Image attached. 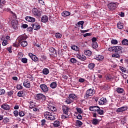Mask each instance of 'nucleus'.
Listing matches in <instances>:
<instances>
[{
    "mask_svg": "<svg viewBox=\"0 0 128 128\" xmlns=\"http://www.w3.org/2000/svg\"><path fill=\"white\" fill-rule=\"evenodd\" d=\"M68 98H70L72 99L73 100V102H74V100H78V96H76V95L75 94H69Z\"/></svg>",
    "mask_w": 128,
    "mask_h": 128,
    "instance_id": "f3484780",
    "label": "nucleus"
},
{
    "mask_svg": "<svg viewBox=\"0 0 128 128\" xmlns=\"http://www.w3.org/2000/svg\"><path fill=\"white\" fill-rule=\"evenodd\" d=\"M55 36L56 38H60L62 36V35L60 33H56Z\"/></svg>",
    "mask_w": 128,
    "mask_h": 128,
    "instance_id": "4d7b16f0",
    "label": "nucleus"
},
{
    "mask_svg": "<svg viewBox=\"0 0 128 128\" xmlns=\"http://www.w3.org/2000/svg\"><path fill=\"white\" fill-rule=\"evenodd\" d=\"M116 92L118 94H122L124 92V88L120 87H118L116 88Z\"/></svg>",
    "mask_w": 128,
    "mask_h": 128,
    "instance_id": "6ab92c4d",
    "label": "nucleus"
},
{
    "mask_svg": "<svg viewBox=\"0 0 128 128\" xmlns=\"http://www.w3.org/2000/svg\"><path fill=\"white\" fill-rule=\"evenodd\" d=\"M21 62L23 64H28V58H24L21 59Z\"/></svg>",
    "mask_w": 128,
    "mask_h": 128,
    "instance_id": "864d4df0",
    "label": "nucleus"
},
{
    "mask_svg": "<svg viewBox=\"0 0 128 128\" xmlns=\"http://www.w3.org/2000/svg\"><path fill=\"white\" fill-rule=\"evenodd\" d=\"M128 107L127 106H123L116 109V112H124L126 110H128Z\"/></svg>",
    "mask_w": 128,
    "mask_h": 128,
    "instance_id": "423d86ee",
    "label": "nucleus"
},
{
    "mask_svg": "<svg viewBox=\"0 0 128 128\" xmlns=\"http://www.w3.org/2000/svg\"><path fill=\"white\" fill-rule=\"evenodd\" d=\"M40 88L43 92H48V88L46 84H41L40 86Z\"/></svg>",
    "mask_w": 128,
    "mask_h": 128,
    "instance_id": "39448f33",
    "label": "nucleus"
},
{
    "mask_svg": "<svg viewBox=\"0 0 128 128\" xmlns=\"http://www.w3.org/2000/svg\"><path fill=\"white\" fill-rule=\"evenodd\" d=\"M98 114H100V116H102L104 114V110H100V108H99V110L97 111Z\"/></svg>",
    "mask_w": 128,
    "mask_h": 128,
    "instance_id": "09e8293b",
    "label": "nucleus"
},
{
    "mask_svg": "<svg viewBox=\"0 0 128 128\" xmlns=\"http://www.w3.org/2000/svg\"><path fill=\"white\" fill-rule=\"evenodd\" d=\"M94 94H96V90L94 88V87L88 89L86 91V94L84 96V100H90V96H92Z\"/></svg>",
    "mask_w": 128,
    "mask_h": 128,
    "instance_id": "f257e3e1",
    "label": "nucleus"
},
{
    "mask_svg": "<svg viewBox=\"0 0 128 128\" xmlns=\"http://www.w3.org/2000/svg\"><path fill=\"white\" fill-rule=\"evenodd\" d=\"M65 102L67 104H70L72 102H74V100H72L70 97H68L66 100Z\"/></svg>",
    "mask_w": 128,
    "mask_h": 128,
    "instance_id": "c756f323",
    "label": "nucleus"
},
{
    "mask_svg": "<svg viewBox=\"0 0 128 128\" xmlns=\"http://www.w3.org/2000/svg\"><path fill=\"white\" fill-rule=\"evenodd\" d=\"M92 36V33H86L83 34L84 38H86V36Z\"/></svg>",
    "mask_w": 128,
    "mask_h": 128,
    "instance_id": "338daca9",
    "label": "nucleus"
},
{
    "mask_svg": "<svg viewBox=\"0 0 128 128\" xmlns=\"http://www.w3.org/2000/svg\"><path fill=\"white\" fill-rule=\"evenodd\" d=\"M32 14L35 18H40L42 17V12L40 11L38 8H32Z\"/></svg>",
    "mask_w": 128,
    "mask_h": 128,
    "instance_id": "7ed1b4c3",
    "label": "nucleus"
},
{
    "mask_svg": "<svg viewBox=\"0 0 128 128\" xmlns=\"http://www.w3.org/2000/svg\"><path fill=\"white\" fill-rule=\"evenodd\" d=\"M48 59V58H46V56L44 55L41 56V58H40V62H44V60H46Z\"/></svg>",
    "mask_w": 128,
    "mask_h": 128,
    "instance_id": "a18cd8bd",
    "label": "nucleus"
},
{
    "mask_svg": "<svg viewBox=\"0 0 128 128\" xmlns=\"http://www.w3.org/2000/svg\"><path fill=\"white\" fill-rule=\"evenodd\" d=\"M8 44V40H4L2 42V44L4 46H6V44Z\"/></svg>",
    "mask_w": 128,
    "mask_h": 128,
    "instance_id": "680f3d73",
    "label": "nucleus"
},
{
    "mask_svg": "<svg viewBox=\"0 0 128 128\" xmlns=\"http://www.w3.org/2000/svg\"><path fill=\"white\" fill-rule=\"evenodd\" d=\"M108 50L109 52H115L114 46H112V47L109 48H108Z\"/></svg>",
    "mask_w": 128,
    "mask_h": 128,
    "instance_id": "13d9d810",
    "label": "nucleus"
},
{
    "mask_svg": "<svg viewBox=\"0 0 128 128\" xmlns=\"http://www.w3.org/2000/svg\"><path fill=\"white\" fill-rule=\"evenodd\" d=\"M30 104V108H34L36 106V104L34 102L32 101H30L28 102Z\"/></svg>",
    "mask_w": 128,
    "mask_h": 128,
    "instance_id": "a878e982",
    "label": "nucleus"
},
{
    "mask_svg": "<svg viewBox=\"0 0 128 128\" xmlns=\"http://www.w3.org/2000/svg\"><path fill=\"white\" fill-rule=\"evenodd\" d=\"M20 112L17 110H15L14 111V114L16 117L18 116Z\"/></svg>",
    "mask_w": 128,
    "mask_h": 128,
    "instance_id": "052dcab7",
    "label": "nucleus"
},
{
    "mask_svg": "<svg viewBox=\"0 0 128 128\" xmlns=\"http://www.w3.org/2000/svg\"><path fill=\"white\" fill-rule=\"evenodd\" d=\"M116 2H110L108 4V6L110 10H115L118 8V4Z\"/></svg>",
    "mask_w": 128,
    "mask_h": 128,
    "instance_id": "20e7f679",
    "label": "nucleus"
},
{
    "mask_svg": "<svg viewBox=\"0 0 128 128\" xmlns=\"http://www.w3.org/2000/svg\"><path fill=\"white\" fill-rule=\"evenodd\" d=\"M122 42L124 46H128V40L127 39L123 40Z\"/></svg>",
    "mask_w": 128,
    "mask_h": 128,
    "instance_id": "49530a36",
    "label": "nucleus"
},
{
    "mask_svg": "<svg viewBox=\"0 0 128 128\" xmlns=\"http://www.w3.org/2000/svg\"><path fill=\"white\" fill-rule=\"evenodd\" d=\"M41 22L44 24L48 22V16L46 15L42 16L41 18Z\"/></svg>",
    "mask_w": 128,
    "mask_h": 128,
    "instance_id": "4468645a",
    "label": "nucleus"
},
{
    "mask_svg": "<svg viewBox=\"0 0 128 128\" xmlns=\"http://www.w3.org/2000/svg\"><path fill=\"white\" fill-rule=\"evenodd\" d=\"M12 46L6 48L7 50H8V52H9L10 54H12Z\"/></svg>",
    "mask_w": 128,
    "mask_h": 128,
    "instance_id": "774afa93",
    "label": "nucleus"
},
{
    "mask_svg": "<svg viewBox=\"0 0 128 128\" xmlns=\"http://www.w3.org/2000/svg\"><path fill=\"white\" fill-rule=\"evenodd\" d=\"M84 54L87 56H92V51L90 50H86L84 52Z\"/></svg>",
    "mask_w": 128,
    "mask_h": 128,
    "instance_id": "ea45409f",
    "label": "nucleus"
},
{
    "mask_svg": "<svg viewBox=\"0 0 128 128\" xmlns=\"http://www.w3.org/2000/svg\"><path fill=\"white\" fill-rule=\"evenodd\" d=\"M83 123L80 120H76V126H79V128H80L82 126Z\"/></svg>",
    "mask_w": 128,
    "mask_h": 128,
    "instance_id": "cd10ccee",
    "label": "nucleus"
},
{
    "mask_svg": "<svg viewBox=\"0 0 128 128\" xmlns=\"http://www.w3.org/2000/svg\"><path fill=\"white\" fill-rule=\"evenodd\" d=\"M41 126H44V128H48V124H46V120L44 119H43L41 120Z\"/></svg>",
    "mask_w": 128,
    "mask_h": 128,
    "instance_id": "5701e85b",
    "label": "nucleus"
},
{
    "mask_svg": "<svg viewBox=\"0 0 128 128\" xmlns=\"http://www.w3.org/2000/svg\"><path fill=\"white\" fill-rule=\"evenodd\" d=\"M25 20L29 22H36V18L30 16H26Z\"/></svg>",
    "mask_w": 128,
    "mask_h": 128,
    "instance_id": "9d476101",
    "label": "nucleus"
},
{
    "mask_svg": "<svg viewBox=\"0 0 128 128\" xmlns=\"http://www.w3.org/2000/svg\"><path fill=\"white\" fill-rule=\"evenodd\" d=\"M76 110L78 112V114H82L84 112V110H82V108H76Z\"/></svg>",
    "mask_w": 128,
    "mask_h": 128,
    "instance_id": "8fccbe9b",
    "label": "nucleus"
},
{
    "mask_svg": "<svg viewBox=\"0 0 128 128\" xmlns=\"http://www.w3.org/2000/svg\"><path fill=\"white\" fill-rule=\"evenodd\" d=\"M100 123V122L98 121V120L96 118H94L92 120V124H94V126H96V124H98Z\"/></svg>",
    "mask_w": 128,
    "mask_h": 128,
    "instance_id": "c85d7f7f",
    "label": "nucleus"
},
{
    "mask_svg": "<svg viewBox=\"0 0 128 128\" xmlns=\"http://www.w3.org/2000/svg\"><path fill=\"white\" fill-rule=\"evenodd\" d=\"M71 48L73 50H75V52H78V50H79L78 47V46H76V45H74V46H72Z\"/></svg>",
    "mask_w": 128,
    "mask_h": 128,
    "instance_id": "e433bc0d",
    "label": "nucleus"
},
{
    "mask_svg": "<svg viewBox=\"0 0 128 128\" xmlns=\"http://www.w3.org/2000/svg\"><path fill=\"white\" fill-rule=\"evenodd\" d=\"M118 40H114V39H112L111 40V44H118Z\"/></svg>",
    "mask_w": 128,
    "mask_h": 128,
    "instance_id": "5fc2aeb1",
    "label": "nucleus"
},
{
    "mask_svg": "<svg viewBox=\"0 0 128 128\" xmlns=\"http://www.w3.org/2000/svg\"><path fill=\"white\" fill-rule=\"evenodd\" d=\"M20 42L22 46H23V48H25V46H28V42L26 40L21 41Z\"/></svg>",
    "mask_w": 128,
    "mask_h": 128,
    "instance_id": "473e14b6",
    "label": "nucleus"
},
{
    "mask_svg": "<svg viewBox=\"0 0 128 128\" xmlns=\"http://www.w3.org/2000/svg\"><path fill=\"white\" fill-rule=\"evenodd\" d=\"M54 128H60V122L58 120H56L53 123Z\"/></svg>",
    "mask_w": 128,
    "mask_h": 128,
    "instance_id": "aec40b11",
    "label": "nucleus"
},
{
    "mask_svg": "<svg viewBox=\"0 0 128 128\" xmlns=\"http://www.w3.org/2000/svg\"><path fill=\"white\" fill-rule=\"evenodd\" d=\"M8 122H10V119L8 118H4L3 119L2 124H8Z\"/></svg>",
    "mask_w": 128,
    "mask_h": 128,
    "instance_id": "2f4dec72",
    "label": "nucleus"
},
{
    "mask_svg": "<svg viewBox=\"0 0 128 128\" xmlns=\"http://www.w3.org/2000/svg\"><path fill=\"white\" fill-rule=\"evenodd\" d=\"M92 46L93 48H98V42H94L92 43Z\"/></svg>",
    "mask_w": 128,
    "mask_h": 128,
    "instance_id": "79ce46f5",
    "label": "nucleus"
},
{
    "mask_svg": "<svg viewBox=\"0 0 128 128\" xmlns=\"http://www.w3.org/2000/svg\"><path fill=\"white\" fill-rule=\"evenodd\" d=\"M24 96V91H19L17 94V96L19 98H23Z\"/></svg>",
    "mask_w": 128,
    "mask_h": 128,
    "instance_id": "c9c22d12",
    "label": "nucleus"
},
{
    "mask_svg": "<svg viewBox=\"0 0 128 128\" xmlns=\"http://www.w3.org/2000/svg\"><path fill=\"white\" fill-rule=\"evenodd\" d=\"M17 90H22L24 87L22 86V84H18L16 86Z\"/></svg>",
    "mask_w": 128,
    "mask_h": 128,
    "instance_id": "6e6d98bb",
    "label": "nucleus"
},
{
    "mask_svg": "<svg viewBox=\"0 0 128 128\" xmlns=\"http://www.w3.org/2000/svg\"><path fill=\"white\" fill-rule=\"evenodd\" d=\"M117 26L120 30H122L124 28V24L121 22H118Z\"/></svg>",
    "mask_w": 128,
    "mask_h": 128,
    "instance_id": "7c9ffc66",
    "label": "nucleus"
},
{
    "mask_svg": "<svg viewBox=\"0 0 128 128\" xmlns=\"http://www.w3.org/2000/svg\"><path fill=\"white\" fill-rule=\"evenodd\" d=\"M48 108L51 112H56V108L54 106H50Z\"/></svg>",
    "mask_w": 128,
    "mask_h": 128,
    "instance_id": "a19ab883",
    "label": "nucleus"
},
{
    "mask_svg": "<svg viewBox=\"0 0 128 128\" xmlns=\"http://www.w3.org/2000/svg\"><path fill=\"white\" fill-rule=\"evenodd\" d=\"M70 62L72 64H76L78 60H76V58H71L70 60Z\"/></svg>",
    "mask_w": 128,
    "mask_h": 128,
    "instance_id": "de8ad7c7",
    "label": "nucleus"
},
{
    "mask_svg": "<svg viewBox=\"0 0 128 128\" xmlns=\"http://www.w3.org/2000/svg\"><path fill=\"white\" fill-rule=\"evenodd\" d=\"M70 116H68V114H64L61 116V118L62 120H66V118H68V117Z\"/></svg>",
    "mask_w": 128,
    "mask_h": 128,
    "instance_id": "37998d69",
    "label": "nucleus"
},
{
    "mask_svg": "<svg viewBox=\"0 0 128 128\" xmlns=\"http://www.w3.org/2000/svg\"><path fill=\"white\" fill-rule=\"evenodd\" d=\"M45 118L48 120H56V114L53 112H44Z\"/></svg>",
    "mask_w": 128,
    "mask_h": 128,
    "instance_id": "f03ea898",
    "label": "nucleus"
},
{
    "mask_svg": "<svg viewBox=\"0 0 128 128\" xmlns=\"http://www.w3.org/2000/svg\"><path fill=\"white\" fill-rule=\"evenodd\" d=\"M36 98H37V100H46V96L40 93L37 94L36 95Z\"/></svg>",
    "mask_w": 128,
    "mask_h": 128,
    "instance_id": "0eeeda50",
    "label": "nucleus"
},
{
    "mask_svg": "<svg viewBox=\"0 0 128 128\" xmlns=\"http://www.w3.org/2000/svg\"><path fill=\"white\" fill-rule=\"evenodd\" d=\"M1 108L4 110H10V106L6 103L2 104Z\"/></svg>",
    "mask_w": 128,
    "mask_h": 128,
    "instance_id": "1a4fd4ad",
    "label": "nucleus"
},
{
    "mask_svg": "<svg viewBox=\"0 0 128 128\" xmlns=\"http://www.w3.org/2000/svg\"><path fill=\"white\" fill-rule=\"evenodd\" d=\"M120 70L121 72H126V69L122 66H120Z\"/></svg>",
    "mask_w": 128,
    "mask_h": 128,
    "instance_id": "0e129e2a",
    "label": "nucleus"
},
{
    "mask_svg": "<svg viewBox=\"0 0 128 128\" xmlns=\"http://www.w3.org/2000/svg\"><path fill=\"white\" fill-rule=\"evenodd\" d=\"M56 86H58L56 82H52L50 84V88H56Z\"/></svg>",
    "mask_w": 128,
    "mask_h": 128,
    "instance_id": "bb28decb",
    "label": "nucleus"
},
{
    "mask_svg": "<svg viewBox=\"0 0 128 128\" xmlns=\"http://www.w3.org/2000/svg\"><path fill=\"white\" fill-rule=\"evenodd\" d=\"M63 110V112L64 114H68V110H70V108L68 107V106H64L62 108Z\"/></svg>",
    "mask_w": 128,
    "mask_h": 128,
    "instance_id": "412c9836",
    "label": "nucleus"
},
{
    "mask_svg": "<svg viewBox=\"0 0 128 128\" xmlns=\"http://www.w3.org/2000/svg\"><path fill=\"white\" fill-rule=\"evenodd\" d=\"M112 80V77L110 75H107L106 76V80L107 82H110V80Z\"/></svg>",
    "mask_w": 128,
    "mask_h": 128,
    "instance_id": "603ef678",
    "label": "nucleus"
},
{
    "mask_svg": "<svg viewBox=\"0 0 128 128\" xmlns=\"http://www.w3.org/2000/svg\"><path fill=\"white\" fill-rule=\"evenodd\" d=\"M104 56L102 55H98L96 56V60H104Z\"/></svg>",
    "mask_w": 128,
    "mask_h": 128,
    "instance_id": "f704fd0d",
    "label": "nucleus"
},
{
    "mask_svg": "<svg viewBox=\"0 0 128 128\" xmlns=\"http://www.w3.org/2000/svg\"><path fill=\"white\" fill-rule=\"evenodd\" d=\"M11 24L12 26V28L15 30H16L18 29V22H16V21H13L11 22Z\"/></svg>",
    "mask_w": 128,
    "mask_h": 128,
    "instance_id": "dca6fc26",
    "label": "nucleus"
},
{
    "mask_svg": "<svg viewBox=\"0 0 128 128\" xmlns=\"http://www.w3.org/2000/svg\"><path fill=\"white\" fill-rule=\"evenodd\" d=\"M42 72L44 74H46V76L50 74V70H48V68H44L42 70Z\"/></svg>",
    "mask_w": 128,
    "mask_h": 128,
    "instance_id": "72a5a7b5",
    "label": "nucleus"
},
{
    "mask_svg": "<svg viewBox=\"0 0 128 128\" xmlns=\"http://www.w3.org/2000/svg\"><path fill=\"white\" fill-rule=\"evenodd\" d=\"M76 58H78L80 60H82V62H84V60H86V56H81L80 54L76 55Z\"/></svg>",
    "mask_w": 128,
    "mask_h": 128,
    "instance_id": "a211bd4d",
    "label": "nucleus"
},
{
    "mask_svg": "<svg viewBox=\"0 0 128 128\" xmlns=\"http://www.w3.org/2000/svg\"><path fill=\"white\" fill-rule=\"evenodd\" d=\"M6 0H0V8H2L4 4H6Z\"/></svg>",
    "mask_w": 128,
    "mask_h": 128,
    "instance_id": "4c0bfd02",
    "label": "nucleus"
},
{
    "mask_svg": "<svg viewBox=\"0 0 128 128\" xmlns=\"http://www.w3.org/2000/svg\"><path fill=\"white\" fill-rule=\"evenodd\" d=\"M32 28L34 30H40V25L38 22L32 24Z\"/></svg>",
    "mask_w": 128,
    "mask_h": 128,
    "instance_id": "f8f14e48",
    "label": "nucleus"
},
{
    "mask_svg": "<svg viewBox=\"0 0 128 128\" xmlns=\"http://www.w3.org/2000/svg\"><path fill=\"white\" fill-rule=\"evenodd\" d=\"M26 38H28V36L26 35H22L21 36H20L18 38L19 42H22V40H26Z\"/></svg>",
    "mask_w": 128,
    "mask_h": 128,
    "instance_id": "4be33fe9",
    "label": "nucleus"
},
{
    "mask_svg": "<svg viewBox=\"0 0 128 128\" xmlns=\"http://www.w3.org/2000/svg\"><path fill=\"white\" fill-rule=\"evenodd\" d=\"M95 64L94 63H90L88 64V68H90V70H92V68H94L95 66Z\"/></svg>",
    "mask_w": 128,
    "mask_h": 128,
    "instance_id": "c03bdc74",
    "label": "nucleus"
},
{
    "mask_svg": "<svg viewBox=\"0 0 128 128\" xmlns=\"http://www.w3.org/2000/svg\"><path fill=\"white\" fill-rule=\"evenodd\" d=\"M115 52H122V47L120 46H114Z\"/></svg>",
    "mask_w": 128,
    "mask_h": 128,
    "instance_id": "b1692460",
    "label": "nucleus"
},
{
    "mask_svg": "<svg viewBox=\"0 0 128 128\" xmlns=\"http://www.w3.org/2000/svg\"><path fill=\"white\" fill-rule=\"evenodd\" d=\"M98 104L100 105L106 104L108 102V100H106V98H100V100L98 101Z\"/></svg>",
    "mask_w": 128,
    "mask_h": 128,
    "instance_id": "ddd939ff",
    "label": "nucleus"
},
{
    "mask_svg": "<svg viewBox=\"0 0 128 128\" xmlns=\"http://www.w3.org/2000/svg\"><path fill=\"white\" fill-rule=\"evenodd\" d=\"M100 110L98 106H91L89 108V110L91 112H98Z\"/></svg>",
    "mask_w": 128,
    "mask_h": 128,
    "instance_id": "2eb2a0df",
    "label": "nucleus"
},
{
    "mask_svg": "<svg viewBox=\"0 0 128 128\" xmlns=\"http://www.w3.org/2000/svg\"><path fill=\"white\" fill-rule=\"evenodd\" d=\"M62 16H70V12L68 11H64L61 14Z\"/></svg>",
    "mask_w": 128,
    "mask_h": 128,
    "instance_id": "393cba45",
    "label": "nucleus"
},
{
    "mask_svg": "<svg viewBox=\"0 0 128 128\" xmlns=\"http://www.w3.org/2000/svg\"><path fill=\"white\" fill-rule=\"evenodd\" d=\"M112 58H120V54L116 53L112 55Z\"/></svg>",
    "mask_w": 128,
    "mask_h": 128,
    "instance_id": "3c124183",
    "label": "nucleus"
},
{
    "mask_svg": "<svg viewBox=\"0 0 128 128\" xmlns=\"http://www.w3.org/2000/svg\"><path fill=\"white\" fill-rule=\"evenodd\" d=\"M28 56L30 58L32 59V60H34V56H36V55L32 54V53H29Z\"/></svg>",
    "mask_w": 128,
    "mask_h": 128,
    "instance_id": "e2e57ef3",
    "label": "nucleus"
},
{
    "mask_svg": "<svg viewBox=\"0 0 128 128\" xmlns=\"http://www.w3.org/2000/svg\"><path fill=\"white\" fill-rule=\"evenodd\" d=\"M4 92H6V90L2 88H0V94H4Z\"/></svg>",
    "mask_w": 128,
    "mask_h": 128,
    "instance_id": "69168bd1",
    "label": "nucleus"
},
{
    "mask_svg": "<svg viewBox=\"0 0 128 128\" xmlns=\"http://www.w3.org/2000/svg\"><path fill=\"white\" fill-rule=\"evenodd\" d=\"M23 85L26 88H30V82L28 79L26 80L24 82Z\"/></svg>",
    "mask_w": 128,
    "mask_h": 128,
    "instance_id": "6e6552de",
    "label": "nucleus"
},
{
    "mask_svg": "<svg viewBox=\"0 0 128 128\" xmlns=\"http://www.w3.org/2000/svg\"><path fill=\"white\" fill-rule=\"evenodd\" d=\"M25 115H26V114H24V111H20L19 112L20 116V117L24 116Z\"/></svg>",
    "mask_w": 128,
    "mask_h": 128,
    "instance_id": "bf43d9fd",
    "label": "nucleus"
},
{
    "mask_svg": "<svg viewBox=\"0 0 128 128\" xmlns=\"http://www.w3.org/2000/svg\"><path fill=\"white\" fill-rule=\"evenodd\" d=\"M14 92L12 90L8 92L7 96H8L10 98V97L12 96V94H14Z\"/></svg>",
    "mask_w": 128,
    "mask_h": 128,
    "instance_id": "58836bf2",
    "label": "nucleus"
},
{
    "mask_svg": "<svg viewBox=\"0 0 128 128\" xmlns=\"http://www.w3.org/2000/svg\"><path fill=\"white\" fill-rule=\"evenodd\" d=\"M49 52H50L52 56H58L56 49L52 47H50L49 48Z\"/></svg>",
    "mask_w": 128,
    "mask_h": 128,
    "instance_id": "9b49d317",
    "label": "nucleus"
}]
</instances>
